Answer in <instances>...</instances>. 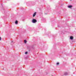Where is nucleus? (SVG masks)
Instances as JSON below:
<instances>
[{
	"instance_id": "nucleus-1",
	"label": "nucleus",
	"mask_w": 76,
	"mask_h": 76,
	"mask_svg": "<svg viewBox=\"0 0 76 76\" xmlns=\"http://www.w3.org/2000/svg\"><path fill=\"white\" fill-rule=\"evenodd\" d=\"M37 22V21L35 19H33L32 20V22L33 23H36Z\"/></svg>"
},
{
	"instance_id": "nucleus-2",
	"label": "nucleus",
	"mask_w": 76,
	"mask_h": 76,
	"mask_svg": "<svg viewBox=\"0 0 76 76\" xmlns=\"http://www.w3.org/2000/svg\"><path fill=\"white\" fill-rule=\"evenodd\" d=\"M36 14H37V12H34L33 15V17H35V15H36Z\"/></svg>"
},
{
	"instance_id": "nucleus-3",
	"label": "nucleus",
	"mask_w": 76,
	"mask_h": 76,
	"mask_svg": "<svg viewBox=\"0 0 76 76\" xmlns=\"http://www.w3.org/2000/svg\"><path fill=\"white\" fill-rule=\"evenodd\" d=\"M68 8H71L72 7V5L68 6Z\"/></svg>"
},
{
	"instance_id": "nucleus-4",
	"label": "nucleus",
	"mask_w": 76,
	"mask_h": 76,
	"mask_svg": "<svg viewBox=\"0 0 76 76\" xmlns=\"http://www.w3.org/2000/svg\"><path fill=\"white\" fill-rule=\"evenodd\" d=\"M70 39L72 40L73 39V36H71L70 37Z\"/></svg>"
},
{
	"instance_id": "nucleus-5",
	"label": "nucleus",
	"mask_w": 76,
	"mask_h": 76,
	"mask_svg": "<svg viewBox=\"0 0 76 76\" xmlns=\"http://www.w3.org/2000/svg\"><path fill=\"white\" fill-rule=\"evenodd\" d=\"M15 23L16 25H17L18 23V20H16L15 22Z\"/></svg>"
},
{
	"instance_id": "nucleus-6",
	"label": "nucleus",
	"mask_w": 76,
	"mask_h": 76,
	"mask_svg": "<svg viewBox=\"0 0 76 76\" xmlns=\"http://www.w3.org/2000/svg\"><path fill=\"white\" fill-rule=\"evenodd\" d=\"M64 75H68V73L67 72H66L64 74Z\"/></svg>"
},
{
	"instance_id": "nucleus-7",
	"label": "nucleus",
	"mask_w": 76,
	"mask_h": 76,
	"mask_svg": "<svg viewBox=\"0 0 76 76\" xmlns=\"http://www.w3.org/2000/svg\"><path fill=\"white\" fill-rule=\"evenodd\" d=\"M24 43H26L27 41H26V40H24Z\"/></svg>"
},
{
	"instance_id": "nucleus-8",
	"label": "nucleus",
	"mask_w": 76,
	"mask_h": 76,
	"mask_svg": "<svg viewBox=\"0 0 76 76\" xmlns=\"http://www.w3.org/2000/svg\"><path fill=\"white\" fill-rule=\"evenodd\" d=\"M25 53L26 54H28V52H26Z\"/></svg>"
},
{
	"instance_id": "nucleus-9",
	"label": "nucleus",
	"mask_w": 76,
	"mask_h": 76,
	"mask_svg": "<svg viewBox=\"0 0 76 76\" xmlns=\"http://www.w3.org/2000/svg\"><path fill=\"white\" fill-rule=\"evenodd\" d=\"M57 65H58V64H59V63H58V62L57 63Z\"/></svg>"
},
{
	"instance_id": "nucleus-10",
	"label": "nucleus",
	"mask_w": 76,
	"mask_h": 76,
	"mask_svg": "<svg viewBox=\"0 0 76 76\" xmlns=\"http://www.w3.org/2000/svg\"><path fill=\"white\" fill-rule=\"evenodd\" d=\"M1 37H0V41H1Z\"/></svg>"
},
{
	"instance_id": "nucleus-11",
	"label": "nucleus",
	"mask_w": 76,
	"mask_h": 76,
	"mask_svg": "<svg viewBox=\"0 0 76 76\" xmlns=\"http://www.w3.org/2000/svg\"><path fill=\"white\" fill-rule=\"evenodd\" d=\"M3 70H4V69H3Z\"/></svg>"
},
{
	"instance_id": "nucleus-12",
	"label": "nucleus",
	"mask_w": 76,
	"mask_h": 76,
	"mask_svg": "<svg viewBox=\"0 0 76 76\" xmlns=\"http://www.w3.org/2000/svg\"><path fill=\"white\" fill-rule=\"evenodd\" d=\"M70 0L72 1V0Z\"/></svg>"
}]
</instances>
